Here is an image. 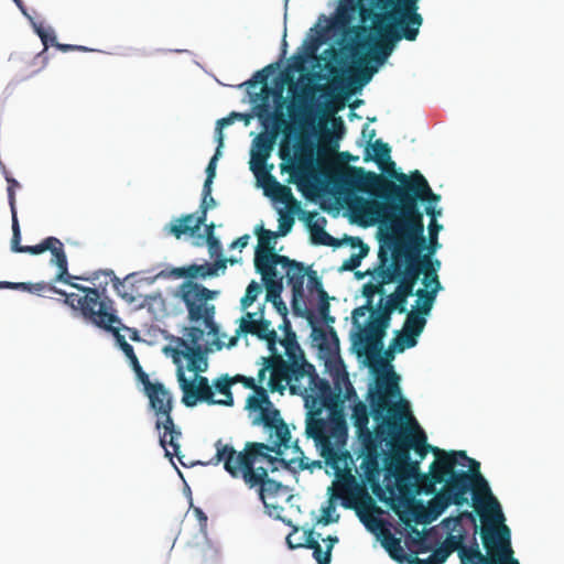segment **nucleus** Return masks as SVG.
<instances>
[{"label":"nucleus","instance_id":"nucleus-9","mask_svg":"<svg viewBox=\"0 0 564 564\" xmlns=\"http://www.w3.org/2000/svg\"><path fill=\"white\" fill-rule=\"evenodd\" d=\"M150 409L155 416V430L159 432L160 445L165 449V455L172 458L180 454L177 440L182 433L176 427L172 417L174 400L172 393L163 383L156 382V387L145 392Z\"/></svg>","mask_w":564,"mask_h":564},{"label":"nucleus","instance_id":"nucleus-46","mask_svg":"<svg viewBox=\"0 0 564 564\" xmlns=\"http://www.w3.org/2000/svg\"><path fill=\"white\" fill-rule=\"evenodd\" d=\"M312 339L318 347L319 352H339L338 347L335 350L327 347L328 333L323 328L314 326L312 329Z\"/></svg>","mask_w":564,"mask_h":564},{"label":"nucleus","instance_id":"nucleus-25","mask_svg":"<svg viewBox=\"0 0 564 564\" xmlns=\"http://www.w3.org/2000/svg\"><path fill=\"white\" fill-rule=\"evenodd\" d=\"M391 149L388 143L382 140H376L369 144L366 149L365 161L375 160L378 165L391 177L399 182L400 175L404 173H398L395 171V163L391 161Z\"/></svg>","mask_w":564,"mask_h":564},{"label":"nucleus","instance_id":"nucleus-55","mask_svg":"<svg viewBox=\"0 0 564 564\" xmlns=\"http://www.w3.org/2000/svg\"><path fill=\"white\" fill-rule=\"evenodd\" d=\"M8 182V200L10 205L11 213L17 212L15 207V188L20 186L19 182L14 178L7 177Z\"/></svg>","mask_w":564,"mask_h":564},{"label":"nucleus","instance_id":"nucleus-37","mask_svg":"<svg viewBox=\"0 0 564 564\" xmlns=\"http://www.w3.org/2000/svg\"><path fill=\"white\" fill-rule=\"evenodd\" d=\"M265 194L281 203L289 204L290 202H293L294 204H297L293 197L291 188L279 183L276 178L270 174L267 180Z\"/></svg>","mask_w":564,"mask_h":564},{"label":"nucleus","instance_id":"nucleus-44","mask_svg":"<svg viewBox=\"0 0 564 564\" xmlns=\"http://www.w3.org/2000/svg\"><path fill=\"white\" fill-rule=\"evenodd\" d=\"M312 241L315 245H323L329 247H339L340 241L325 231L322 227L316 225L312 226Z\"/></svg>","mask_w":564,"mask_h":564},{"label":"nucleus","instance_id":"nucleus-60","mask_svg":"<svg viewBox=\"0 0 564 564\" xmlns=\"http://www.w3.org/2000/svg\"><path fill=\"white\" fill-rule=\"evenodd\" d=\"M294 224V218L291 216H282L280 219L279 225V235L285 236L291 229Z\"/></svg>","mask_w":564,"mask_h":564},{"label":"nucleus","instance_id":"nucleus-63","mask_svg":"<svg viewBox=\"0 0 564 564\" xmlns=\"http://www.w3.org/2000/svg\"><path fill=\"white\" fill-rule=\"evenodd\" d=\"M440 200V198L437 200H432V202H429V200H425L427 203L426 207H425V213L427 216L431 217V220H436V217L441 215V210L440 209H436L432 204H436L437 202Z\"/></svg>","mask_w":564,"mask_h":564},{"label":"nucleus","instance_id":"nucleus-49","mask_svg":"<svg viewBox=\"0 0 564 564\" xmlns=\"http://www.w3.org/2000/svg\"><path fill=\"white\" fill-rule=\"evenodd\" d=\"M318 313L325 323H334L335 318L329 315V297L325 290L319 291Z\"/></svg>","mask_w":564,"mask_h":564},{"label":"nucleus","instance_id":"nucleus-33","mask_svg":"<svg viewBox=\"0 0 564 564\" xmlns=\"http://www.w3.org/2000/svg\"><path fill=\"white\" fill-rule=\"evenodd\" d=\"M441 289V282L440 280H436L435 286H433L431 290L425 288L419 289L416 292L413 291V295L417 296L415 311L423 313L425 315L430 314L435 302L436 295Z\"/></svg>","mask_w":564,"mask_h":564},{"label":"nucleus","instance_id":"nucleus-52","mask_svg":"<svg viewBox=\"0 0 564 564\" xmlns=\"http://www.w3.org/2000/svg\"><path fill=\"white\" fill-rule=\"evenodd\" d=\"M280 343L285 349L284 352H304L296 340V335L291 330L286 332L285 337Z\"/></svg>","mask_w":564,"mask_h":564},{"label":"nucleus","instance_id":"nucleus-39","mask_svg":"<svg viewBox=\"0 0 564 564\" xmlns=\"http://www.w3.org/2000/svg\"><path fill=\"white\" fill-rule=\"evenodd\" d=\"M232 386L231 378L228 375L221 376L214 382V387L217 392L224 395L223 399H215L217 405L232 406L234 405V397L230 391Z\"/></svg>","mask_w":564,"mask_h":564},{"label":"nucleus","instance_id":"nucleus-17","mask_svg":"<svg viewBox=\"0 0 564 564\" xmlns=\"http://www.w3.org/2000/svg\"><path fill=\"white\" fill-rule=\"evenodd\" d=\"M22 253L40 254L45 251H51V263L55 264L58 272L54 279L56 282L69 283L72 275L68 273L67 257L64 251L63 242L56 237H47L42 242L35 246H25Z\"/></svg>","mask_w":564,"mask_h":564},{"label":"nucleus","instance_id":"nucleus-13","mask_svg":"<svg viewBox=\"0 0 564 564\" xmlns=\"http://www.w3.org/2000/svg\"><path fill=\"white\" fill-rule=\"evenodd\" d=\"M253 424H262L270 433V437L274 436L272 441V445L269 447H273L272 453L278 456H282L284 452L289 448L293 449V444L291 442V433L288 424L283 421L280 415V411L271 405H265L259 412V415L253 420Z\"/></svg>","mask_w":564,"mask_h":564},{"label":"nucleus","instance_id":"nucleus-15","mask_svg":"<svg viewBox=\"0 0 564 564\" xmlns=\"http://www.w3.org/2000/svg\"><path fill=\"white\" fill-rule=\"evenodd\" d=\"M382 448L380 440L373 438L360 442V454L362 462L360 468L364 471V480L367 482L375 494L381 490L380 486V457Z\"/></svg>","mask_w":564,"mask_h":564},{"label":"nucleus","instance_id":"nucleus-29","mask_svg":"<svg viewBox=\"0 0 564 564\" xmlns=\"http://www.w3.org/2000/svg\"><path fill=\"white\" fill-rule=\"evenodd\" d=\"M313 88L305 87L302 93L294 97L292 102L289 105V116L294 121H306L312 115V108L310 100L312 99Z\"/></svg>","mask_w":564,"mask_h":564},{"label":"nucleus","instance_id":"nucleus-47","mask_svg":"<svg viewBox=\"0 0 564 564\" xmlns=\"http://www.w3.org/2000/svg\"><path fill=\"white\" fill-rule=\"evenodd\" d=\"M272 69V65H269L264 67L261 70H258L254 73L252 78L248 79L243 85L248 87H254L258 84L262 85V91H264L267 95L269 94L268 88V77H269V70Z\"/></svg>","mask_w":564,"mask_h":564},{"label":"nucleus","instance_id":"nucleus-3","mask_svg":"<svg viewBox=\"0 0 564 564\" xmlns=\"http://www.w3.org/2000/svg\"><path fill=\"white\" fill-rule=\"evenodd\" d=\"M215 448L214 463H223L224 469L232 478H240L249 489H257L259 499L270 516L274 514L273 511L282 510V508L270 505L268 500L279 496L284 487L281 482L270 478L269 471L278 470V465L288 469L308 468V463L305 462L304 453L297 441L293 444L294 457L289 460L278 457V455L272 456L273 447L260 442H247L243 449L238 452L234 446L218 440L215 443Z\"/></svg>","mask_w":564,"mask_h":564},{"label":"nucleus","instance_id":"nucleus-10","mask_svg":"<svg viewBox=\"0 0 564 564\" xmlns=\"http://www.w3.org/2000/svg\"><path fill=\"white\" fill-rule=\"evenodd\" d=\"M72 279L73 276L69 280ZM68 284L84 292L85 295L79 296L75 293L67 294L65 292V294H61L65 297L64 303L73 310L79 311L86 319L98 327L112 329V324L119 322L116 311L112 307V301L108 297H101L98 289L83 286L72 281H69Z\"/></svg>","mask_w":564,"mask_h":564},{"label":"nucleus","instance_id":"nucleus-45","mask_svg":"<svg viewBox=\"0 0 564 564\" xmlns=\"http://www.w3.org/2000/svg\"><path fill=\"white\" fill-rule=\"evenodd\" d=\"M245 118V115L240 112H231L229 116L221 118L217 121L216 128H215V134L217 140L218 148L224 147V133L223 129L227 126H230L234 123L235 119H242Z\"/></svg>","mask_w":564,"mask_h":564},{"label":"nucleus","instance_id":"nucleus-53","mask_svg":"<svg viewBox=\"0 0 564 564\" xmlns=\"http://www.w3.org/2000/svg\"><path fill=\"white\" fill-rule=\"evenodd\" d=\"M220 149L221 148L217 147L214 156L210 159V161L206 167V180L204 182V185H206L207 191H208V187L212 186L213 181L216 175V163H217L218 156L220 155Z\"/></svg>","mask_w":564,"mask_h":564},{"label":"nucleus","instance_id":"nucleus-1","mask_svg":"<svg viewBox=\"0 0 564 564\" xmlns=\"http://www.w3.org/2000/svg\"><path fill=\"white\" fill-rule=\"evenodd\" d=\"M343 183L348 187L367 193L370 196L387 202L369 199L359 195H348V209L358 218L375 220L382 212L389 208L391 215L392 235L387 246L391 250V261L386 268L397 269L395 291L388 296L386 303L387 314L393 311L406 312V301L413 295V290L420 275L433 265L429 254L420 256L425 248L423 214L420 212L419 200H437L440 195L433 193L426 178L415 170L410 175H400L399 184L386 178L381 174L366 171L364 167L347 166L343 174Z\"/></svg>","mask_w":564,"mask_h":564},{"label":"nucleus","instance_id":"nucleus-7","mask_svg":"<svg viewBox=\"0 0 564 564\" xmlns=\"http://www.w3.org/2000/svg\"><path fill=\"white\" fill-rule=\"evenodd\" d=\"M217 295V291L191 280L178 286L176 296L184 303L188 319L193 323H203L207 333L199 327L186 328L185 339L177 338L175 347L165 346L162 352H214L236 345V337L230 338L227 344L219 341V327L215 323L216 307L212 303Z\"/></svg>","mask_w":564,"mask_h":564},{"label":"nucleus","instance_id":"nucleus-21","mask_svg":"<svg viewBox=\"0 0 564 564\" xmlns=\"http://www.w3.org/2000/svg\"><path fill=\"white\" fill-rule=\"evenodd\" d=\"M276 234L264 228L258 231V246L254 252V268L278 264V262H288L286 256H281L274 252V240Z\"/></svg>","mask_w":564,"mask_h":564},{"label":"nucleus","instance_id":"nucleus-18","mask_svg":"<svg viewBox=\"0 0 564 564\" xmlns=\"http://www.w3.org/2000/svg\"><path fill=\"white\" fill-rule=\"evenodd\" d=\"M373 23L380 40L371 51V59L377 64H383L393 51L397 39L402 33V29L394 25L393 22L380 20L378 13L373 14Z\"/></svg>","mask_w":564,"mask_h":564},{"label":"nucleus","instance_id":"nucleus-35","mask_svg":"<svg viewBox=\"0 0 564 564\" xmlns=\"http://www.w3.org/2000/svg\"><path fill=\"white\" fill-rule=\"evenodd\" d=\"M172 274L175 278H187L192 281V279H196V278H206V276L215 275L216 268L210 267L209 263L191 264L188 267L173 269Z\"/></svg>","mask_w":564,"mask_h":564},{"label":"nucleus","instance_id":"nucleus-4","mask_svg":"<svg viewBox=\"0 0 564 564\" xmlns=\"http://www.w3.org/2000/svg\"><path fill=\"white\" fill-rule=\"evenodd\" d=\"M437 460L430 467V484L426 494L435 491V485L444 484L443 489L431 500L429 510L431 520L440 517L451 506H463L468 502L466 495L473 491L476 503H482L484 510L490 508L494 497L488 482L480 474L479 462L467 456L465 451L445 452L435 448Z\"/></svg>","mask_w":564,"mask_h":564},{"label":"nucleus","instance_id":"nucleus-20","mask_svg":"<svg viewBox=\"0 0 564 564\" xmlns=\"http://www.w3.org/2000/svg\"><path fill=\"white\" fill-rule=\"evenodd\" d=\"M366 0H340L337 8L335 25L340 30L351 28L356 17L366 22L372 15V10L365 3Z\"/></svg>","mask_w":564,"mask_h":564},{"label":"nucleus","instance_id":"nucleus-57","mask_svg":"<svg viewBox=\"0 0 564 564\" xmlns=\"http://www.w3.org/2000/svg\"><path fill=\"white\" fill-rule=\"evenodd\" d=\"M438 280V275L436 273V269L432 265L429 268V270L425 272L423 278V284L426 289H432L435 286V281Z\"/></svg>","mask_w":564,"mask_h":564},{"label":"nucleus","instance_id":"nucleus-56","mask_svg":"<svg viewBox=\"0 0 564 564\" xmlns=\"http://www.w3.org/2000/svg\"><path fill=\"white\" fill-rule=\"evenodd\" d=\"M443 228L442 225L437 224L436 220H431L430 225H429V232H430V241H431V245H430V253H433L435 251V246L437 245V235H438V231Z\"/></svg>","mask_w":564,"mask_h":564},{"label":"nucleus","instance_id":"nucleus-11","mask_svg":"<svg viewBox=\"0 0 564 564\" xmlns=\"http://www.w3.org/2000/svg\"><path fill=\"white\" fill-rule=\"evenodd\" d=\"M306 355H268L262 356L261 360L269 362L270 379L269 389L282 392L288 384L293 390L295 386H301V381L314 366L305 359Z\"/></svg>","mask_w":564,"mask_h":564},{"label":"nucleus","instance_id":"nucleus-61","mask_svg":"<svg viewBox=\"0 0 564 564\" xmlns=\"http://www.w3.org/2000/svg\"><path fill=\"white\" fill-rule=\"evenodd\" d=\"M468 519L473 522L474 524V533L473 534H477L478 533V525H477V522H476V518L475 516L469 512V511H463L457 518L453 519V521L455 522V524H458L460 522L462 519Z\"/></svg>","mask_w":564,"mask_h":564},{"label":"nucleus","instance_id":"nucleus-28","mask_svg":"<svg viewBox=\"0 0 564 564\" xmlns=\"http://www.w3.org/2000/svg\"><path fill=\"white\" fill-rule=\"evenodd\" d=\"M352 424L356 427L359 442L378 438L377 427L375 432H371L368 427L369 423V411L367 405L358 401L355 403L351 413Z\"/></svg>","mask_w":564,"mask_h":564},{"label":"nucleus","instance_id":"nucleus-16","mask_svg":"<svg viewBox=\"0 0 564 564\" xmlns=\"http://www.w3.org/2000/svg\"><path fill=\"white\" fill-rule=\"evenodd\" d=\"M278 264L285 269L288 283L292 288V306L294 313L300 316L307 314L308 319L312 322L313 315L308 310H306L304 302V279L308 273L304 264L295 260H291L290 258L288 262H278Z\"/></svg>","mask_w":564,"mask_h":564},{"label":"nucleus","instance_id":"nucleus-24","mask_svg":"<svg viewBox=\"0 0 564 564\" xmlns=\"http://www.w3.org/2000/svg\"><path fill=\"white\" fill-rule=\"evenodd\" d=\"M271 94L275 105L274 111H271L267 101H263L257 106V116L264 127H268L269 123H272L274 128L281 129V127L286 126V120L282 111L283 105L285 102L282 88H275L271 90Z\"/></svg>","mask_w":564,"mask_h":564},{"label":"nucleus","instance_id":"nucleus-48","mask_svg":"<svg viewBox=\"0 0 564 564\" xmlns=\"http://www.w3.org/2000/svg\"><path fill=\"white\" fill-rule=\"evenodd\" d=\"M449 556L448 551L443 545L435 549L426 558H415V564H443Z\"/></svg>","mask_w":564,"mask_h":564},{"label":"nucleus","instance_id":"nucleus-31","mask_svg":"<svg viewBox=\"0 0 564 564\" xmlns=\"http://www.w3.org/2000/svg\"><path fill=\"white\" fill-rule=\"evenodd\" d=\"M279 130L280 129L274 128V131L271 133H260L253 140L256 152L252 155V160L256 164L263 165L265 163L273 149Z\"/></svg>","mask_w":564,"mask_h":564},{"label":"nucleus","instance_id":"nucleus-26","mask_svg":"<svg viewBox=\"0 0 564 564\" xmlns=\"http://www.w3.org/2000/svg\"><path fill=\"white\" fill-rule=\"evenodd\" d=\"M100 276H104V281H100L98 283L99 286H101L104 290L108 285V283L111 281L113 284V289L116 290L117 294L123 299L127 303L131 304L137 301L135 296V288L132 283H127L126 280L121 281L119 278H117L112 270H99L91 274L89 278H80L85 281L96 282L100 279Z\"/></svg>","mask_w":564,"mask_h":564},{"label":"nucleus","instance_id":"nucleus-62","mask_svg":"<svg viewBox=\"0 0 564 564\" xmlns=\"http://www.w3.org/2000/svg\"><path fill=\"white\" fill-rule=\"evenodd\" d=\"M300 158L307 160L310 163L313 162L314 159V147L313 144L301 145L300 148Z\"/></svg>","mask_w":564,"mask_h":564},{"label":"nucleus","instance_id":"nucleus-6","mask_svg":"<svg viewBox=\"0 0 564 564\" xmlns=\"http://www.w3.org/2000/svg\"><path fill=\"white\" fill-rule=\"evenodd\" d=\"M477 512L482 521L480 538L486 555L481 553L475 534L467 545L464 533L447 535L442 545L448 551V554L457 552L460 564H516L519 562L513 556L511 532L509 527L503 523L505 516L498 500L490 497V508L481 511L477 507Z\"/></svg>","mask_w":564,"mask_h":564},{"label":"nucleus","instance_id":"nucleus-54","mask_svg":"<svg viewBox=\"0 0 564 564\" xmlns=\"http://www.w3.org/2000/svg\"><path fill=\"white\" fill-rule=\"evenodd\" d=\"M51 291L56 294H65V291L57 289L56 286L45 283V282H39V283H29V292L30 293H40L42 291Z\"/></svg>","mask_w":564,"mask_h":564},{"label":"nucleus","instance_id":"nucleus-40","mask_svg":"<svg viewBox=\"0 0 564 564\" xmlns=\"http://www.w3.org/2000/svg\"><path fill=\"white\" fill-rule=\"evenodd\" d=\"M192 389L196 392V398H200V402H206L210 405L216 404L213 388L206 377L195 376Z\"/></svg>","mask_w":564,"mask_h":564},{"label":"nucleus","instance_id":"nucleus-38","mask_svg":"<svg viewBox=\"0 0 564 564\" xmlns=\"http://www.w3.org/2000/svg\"><path fill=\"white\" fill-rule=\"evenodd\" d=\"M173 362L177 365V369L182 367V359L186 360V367L188 371H193L195 376L199 372L206 371L208 367L207 356L208 355H171Z\"/></svg>","mask_w":564,"mask_h":564},{"label":"nucleus","instance_id":"nucleus-12","mask_svg":"<svg viewBox=\"0 0 564 564\" xmlns=\"http://www.w3.org/2000/svg\"><path fill=\"white\" fill-rule=\"evenodd\" d=\"M375 4L382 12L378 18L383 21L393 22L402 33L397 39L415 41L423 23L422 15L417 12L420 0H373Z\"/></svg>","mask_w":564,"mask_h":564},{"label":"nucleus","instance_id":"nucleus-34","mask_svg":"<svg viewBox=\"0 0 564 564\" xmlns=\"http://www.w3.org/2000/svg\"><path fill=\"white\" fill-rule=\"evenodd\" d=\"M347 240L349 241L351 248H359V252L354 253L348 259H346L341 263L339 271H354L360 265L361 260L367 257L369 252V247L364 243L359 237H349Z\"/></svg>","mask_w":564,"mask_h":564},{"label":"nucleus","instance_id":"nucleus-64","mask_svg":"<svg viewBox=\"0 0 564 564\" xmlns=\"http://www.w3.org/2000/svg\"><path fill=\"white\" fill-rule=\"evenodd\" d=\"M138 379L141 381V383L143 384V389H144V393L149 390H151V388H154L156 387V382H151L148 373H145L144 371H142L141 373H139L138 376Z\"/></svg>","mask_w":564,"mask_h":564},{"label":"nucleus","instance_id":"nucleus-2","mask_svg":"<svg viewBox=\"0 0 564 564\" xmlns=\"http://www.w3.org/2000/svg\"><path fill=\"white\" fill-rule=\"evenodd\" d=\"M329 366L334 389L329 382L318 377L316 369L308 371V389L314 394L313 405L318 408L307 413L305 433L313 438L321 456L327 465L339 469V462L350 457L341 447L347 442V424L341 413L346 401L356 400L352 387L341 355H318Z\"/></svg>","mask_w":564,"mask_h":564},{"label":"nucleus","instance_id":"nucleus-43","mask_svg":"<svg viewBox=\"0 0 564 564\" xmlns=\"http://www.w3.org/2000/svg\"><path fill=\"white\" fill-rule=\"evenodd\" d=\"M252 390L254 391V394L250 395L247 399V409L248 410L260 412L261 409H263L267 404L271 405V401H270L264 388L258 386Z\"/></svg>","mask_w":564,"mask_h":564},{"label":"nucleus","instance_id":"nucleus-50","mask_svg":"<svg viewBox=\"0 0 564 564\" xmlns=\"http://www.w3.org/2000/svg\"><path fill=\"white\" fill-rule=\"evenodd\" d=\"M12 214V239H11V249L14 252L22 253V249H24L25 246H21V230L18 221L17 212L11 213Z\"/></svg>","mask_w":564,"mask_h":564},{"label":"nucleus","instance_id":"nucleus-30","mask_svg":"<svg viewBox=\"0 0 564 564\" xmlns=\"http://www.w3.org/2000/svg\"><path fill=\"white\" fill-rule=\"evenodd\" d=\"M408 429H409V438H410V447L413 449L421 459H424L430 451H432L435 456L437 454L435 452L436 447H433L427 444L426 435L424 431L420 427L415 419L406 420Z\"/></svg>","mask_w":564,"mask_h":564},{"label":"nucleus","instance_id":"nucleus-42","mask_svg":"<svg viewBox=\"0 0 564 564\" xmlns=\"http://www.w3.org/2000/svg\"><path fill=\"white\" fill-rule=\"evenodd\" d=\"M425 316V314L415 310L409 312L403 324V328H405L406 332H411L412 334L420 336L426 325Z\"/></svg>","mask_w":564,"mask_h":564},{"label":"nucleus","instance_id":"nucleus-58","mask_svg":"<svg viewBox=\"0 0 564 564\" xmlns=\"http://www.w3.org/2000/svg\"><path fill=\"white\" fill-rule=\"evenodd\" d=\"M231 378V381H232V384L235 383H242L247 389H254L256 387H258L256 384V379L252 378V377H246V376H242V375H236L234 377H230Z\"/></svg>","mask_w":564,"mask_h":564},{"label":"nucleus","instance_id":"nucleus-23","mask_svg":"<svg viewBox=\"0 0 564 564\" xmlns=\"http://www.w3.org/2000/svg\"><path fill=\"white\" fill-rule=\"evenodd\" d=\"M379 267L377 268V279L378 283H367L362 288V294L369 301L373 297L375 294L383 293V285L395 282L397 269L392 265V268H386L384 263L388 262V253L386 250L380 248L379 253ZM368 310H370V302L366 305Z\"/></svg>","mask_w":564,"mask_h":564},{"label":"nucleus","instance_id":"nucleus-14","mask_svg":"<svg viewBox=\"0 0 564 564\" xmlns=\"http://www.w3.org/2000/svg\"><path fill=\"white\" fill-rule=\"evenodd\" d=\"M215 206L216 200L212 196V186L207 191L206 185H204L198 214H185L167 224L163 230L166 235H171L176 239L186 234L193 236L206 223L208 210Z\"/></svg>","mask_w":564,"mask_h":564},{"label":"nucleus","instance_id":"nucleus-22","mask_svg":"<svg viewBox=\"0 0 564 564\" xmlns=\"http://www.w3.org/2000/svg\"><path fill=\"white\" fill-rule=\"evenodd\" d=\"M319 538V533H316L313 529H310L303 532L299 541H294V534H289L286 536V544L292 550L300 547L310 549L313 551V557L317 564H329L332 561L329 550H322V546L318 542Z\"/></svg>","mask_w":564,"mask_h":564},{"label":"nucleus","instance_id":"nucleus-5","mask_svg":"<svg viewBox=\"0 0 564 564\" xmlns=\"http://www.w3.org/2000/svg\"><path fill=\"white\" fill-rule=\"evenodd\" d=\"M370 408L373 420L377 422V434L380 444L386 442L390 453L384 457L386 479L395 478L404 481L416 477L419 462L410 457V438L406 420H413L406 405L391 403L389 398L378 392L370 397Z\"/></svg>","mask_w":564,"mask_h":564},{"label":"nucleus","instance_id":"nucleus-8","mask_svg":"<svg viewBox=\"0 0 564 564\" xmlns=\"http://www.w3.org/2000/svg\"><path fill=\"white\" fill-rule=\"evenodd\" d=\"M367 311V306H359L351 313V352H403V350L410 349L416 345L419 336L411 332H406L405 328H402V330L397 333V336L392 341V346L384 349L383 337L386 335L390 314H387L384 308L378 318L371 319L366 326H364L359 322V318L364 317Z\"/></svg>","mask_w":564,"mask_h":564},{"label":"nucleus","instance_id":"nucleus-27","mask_svg":"<svg viewBox=\"0 0 564 564\" xmlns=\"http://www.w3.org/2000/svg\"><path fill=\"white\" fill-rule=\"evenodd\" d=\"M276 265L278 264H269L261 268L257 267L256 271L262 275V280L267 289V300L273 304H276V300H279L284 312H286L285 304L281 300L283 276L278 273Z\"/></svg>","mask_w":564,"mask_h":564},{"label":"nucleus","instance_id":"nucleus-32","mask_svg":"<svg viewBox=\"0 0 564 564\" xmlns=\"http://www.w3.org/2000/svg\"><path fill=\"white\" fill-rule=\"evenodd\" d=\"M36 34L40 36L42 43H43V50L39 54H36L32 61V65L34 68L28 74V76H32L34 74H37L41 72L47 63V57L45 56V53L48 48L50 43L55 46V43H57L55 40L54 32L51 30L50 32L46 31L43 26H35Z\"/></svg>","mask_w":564,"mask_h":564},{"label":"nucleus","instance_id":"nucleus-41","mask_svg":"<svg viewBox=\"0 0 564 564\" xmlns=\"http://www.w3.org/2000/svg\"><path fill=\"white\" fill-rule=\"evenodd\" d=\"M177 381L184 393L183 403L188 408L196 405L200 398H196V392L192 389V382L186 379L182 367L177 369Z\"/></svg>","mask_w":564,"mask_h":564},{"label":"nucleus","instance_id":"nucleus-36","mask_svg":"<svg viewBox=\"0 0 564 564\" xmlns=\"http://www.w3.org/2000/svg\"><path fill=\"white\" fill-rule=\"evenodd\" d=\"M111 328H105L106 330H109L113 334L116 341L119 344L120 348L123 352H133V348L131 345L128 344L127 338L133 341L140 340V336L137 329L129 328V327H122L120 328L119 325H121V322H116L112 324Z\"/></svg>","mask_w":564,"mask_h":564},{"label":"nucleus","instance_id":"nucleus-51","mask_svg":"<svg viewBox=\"0 0 564 564\" xmlns=\"http://www.w3.org/2000/svg\"><path fill=\"white\" fill-rule=\"evenodd\" d=\"M261 292V285L256 281H252L246 290L245 296L241 299V306L243 310L248 308L257 300V296Z\"/></svg>","mask_w":564,"mask_h":564},{"label":"nucleus","instance_id":"nucleus-19","mask_svg":"<svg viewBox=\"0 0 564 564\" xmlns=\"http://www.w3.org/2000/svg\"><path fill=\"white\" fill-rule=\"evenodd\" d=\"M251 334L257 336L259 339L265 340L268 344L269 352H278L276 341L278 335L274 329L271 328V323L267 319L254 321L252 313H247L240 319V325L237 328V335Z\"/></svg>","mask_w":564,"mask_h":564},{"label":"nucleus","instance_id":"nucleus-59","mask_svg":"<svg viewBox=\"0 0 564 564\" xmlns=\"http://www.w3.org/2000/svg\"><path fill=\"white\" fill-rule=\"evenodd\" d=\"M308 278V286L311 290H316L317 294L319 295V291L324 290L322 281L319 276L317 275L316 271H308L307 273Z\"/></svg>","mask_w":564,"mask_h":564}]
</instances>
